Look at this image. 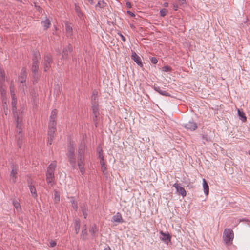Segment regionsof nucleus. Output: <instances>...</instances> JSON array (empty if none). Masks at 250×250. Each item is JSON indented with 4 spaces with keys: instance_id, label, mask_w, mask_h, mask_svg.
Segmentation results:
<instances>
[{
    "instance_id": "nucleus-39",
    "label": "nucleus",
    "mask_w": 250,
    "mask_h": 250,
    "mask_svg": "<svg viewBox=\"0 0 250 250\" xmlns=\"http://www.w3.org/2000/svg\"><path fill=\"white\" fill-rule=\"evenodd\" d=\"M150 60L151 61V63L153 64H156L158 62V60H157V58H156L155 57H151L150 58Z\"/></svg>"
},
{
    "instance_id": "nucleus-42",
    "label": "nucleus",
    "mask_w": 250,
    "mask_h": 250,
    "mask_svg": "<svg viewBox=\"0 0 250 250\" xmlns=\"http://www.w3.org/2000/svg\"><path fill=\"white\" fill-rule=\"evenodd\" d=\"M54 199H55V200L56 201V202H58L60 201V196H59V194L57 192H56L54 194Z\"/></svg>"
},
{
    "instance_id": "nucleus-3",
    "label": "nucleus",
    "mask_w": 250,
    "mask_h": 250,
    "mask_svg": "<svg viewBox=\"0 0 250 250\" xmlns=\"http://www.w3.org/2000/svg\"><path fill=\"white\" fill-rule=\"evenodd\" d=\"M66 156L68 158V162L71 166L75 168L76 164V157L75 155V146L72 144H70L68 147L67 152Z\"/></svg>"
},
{
    "instance_id": "nucleus-51",
    "label": "nucleus",
    "mask_w": 250,
    "mask_h": 250,
    "mask_svg": "<svg viewBox=\"0 0 250 250\" xmlns=\"http://www.w3.org/2000/svg\"><path fill=\"white\" fill-rule=\"evenodd\" d=\"M180 4H183L186 3V0H177Z\"/></svg>"
},
{
    "instance_id": "nucleus-52",
    "label": "nucleus",
    "mask_w": 250,
    "mask_h": 250,
    "mask_svg": "<svg viewBox=\"0 0 250 250\" xmlns=\"http://www.w3.org/2000/svg\"><path fill=\"white\" fill-rule=\"evenodd\" d=\"M100 164L101 165V168L103 169V167H104V165H105V164H104V161H102L101 160H100Z\"/></svg>"
},
{
    "instance_id": "nucleus-58",
    "label": "nucleus",
    "mask_w": 250,
    "mask_h": 250,
    "mask_svg": "<svg viewBox=\"0 0 250 250\" xmlns=\"http://www.w3.org/2000/svg\"><path fill=\"white\" fill-rule=\"evenodd\" d=\"M3 104H5V102H6V100L4 99L2 100Z\"/></svg>"
},
{
    "instance_id": "nucleus-6",
    "label": "nucleus",
    "mask_w": 250,
    "mask_h": 250,
    "mask_svg": "<svg viewBox=\"0 0 250 250\" xmlns=\"http://www.w3.org/2000/svg\"><path fill=\"white\" fill-rule=\"evenodd\" d=\"M52 63V59L51 56L50 54H47L44 58V70L45 71H48L51 67V64Z\"/></svg>"
},
{
    "instance_id": "nucleus-27",
    "label": "nucleus",
    "mask_w": 250,
    "mask_h": 250,
    "mask_svg": "<svg viewBox=\"0 0 250 250\" xmlns=\"http://www.w3.org/2000/svg\"><path fill=\"white\" fill-rule=\"evenodd\" d=\"M56 123L55 120H49L48 128L49 129H56Z\"/></svg>"
},
{
    "instance_id": "nucleus-17",
    "label": "nucleus",
    "mask_w": 250,
    "mask_h": 250,
    "mask_svg": "<svg viewBox=\"0 0 250 250\" xmlns=\"http://www.w3.org/2000/svg\"><path fill=\"white\" fill-rule=\"evenodd\" d=\"M153 88L156 91H157V92H158L159 94L163 96H165L167 97L170 96V94L169 93L167 92L166 91L163 90L159 86L154 85Z\"/></svg>"
},
{
    "instance_id": "nucleus-22",
    "label": "nucleus",
    "mask_w": 250,
    "mask_h": 250,
    "mask_svg": "<svg viewBox=\"0 0 250 250\" xmlns=\"http://www.w3.org/2000/svg\"><path fill=\"white\" fill-rule=\"evenodd\" d=\"M203 187L204 188V191L205 194L206 195H208L209 192V187L205 179H203Z\"/></svg>"
},
{
    "instance_id": "nucleus-35",
    "label": "nucleus",
    "mask_w": 250,
    "mask_h": 250,
    "mask_svg": "<svg viewBox=\"0 0 250 250\" xmlns=\"http://www.w3.org/2000/svg\"><path fill=\"white\" fill-rule=\"evenodd\" d=\"M13 205L17 210H18L19 208L21 209L20 204L18 201L13 200Z\"/></svg>"
},
{
    "instance_id": "nucleus-36",
    "label": "nucleus",
    "mask_w": 250,
    "mask_h": 250,
    "mask_svg": "<svg viewBox=\"0 0 250 250\" xmlns=\"http://www.w3.org/2000/svg\"><path fill=\"white\" fill-rule=\"evenodd\" d=\"M80 224L79 222L76 221L75 223V232L76 234H78L80 230Z\"/></svg>"
},
{
    "instance_id": "nucleus-26",
    "label": "nucleus",
    "mask_w": 250,
    "mask_h": 250,
    "mask_svg": "<svg viewBox=\"0 0 250 250\" xmlns=\"http://www.w3.org/2000/svg\"><path fill=\"white\" fill-rule=\"evenodd\" d=\"M238 114L240 119H241L243 122H245L246 121L247 118L245 116V114L243 111L238 109Z\"/></svg>"
},
{
    "instance_id": "nucleus-33",
    "label": "nucleus",
    "mask_w": 250,
    "mask_h": 250,
    "mask_svg": "<svg viewBox=\"0 0 250 250\" xmlns=\"http://www.w3.org/2000/svg\"><path fill=\"white\" fill-rule=\"evenodd\" d=\"M70 202L72 204L73 208L76 210L78 208L77 202L75 200V199L73 197H72L71 198Z\"/></svg>"
},
{
    "instance_id": "nucleus-45",
    "label": "nucleus",
    "mask_w": 250,
    "mask_h": 250,
    "mask_svg": "<svg viewBox=\"0 0 250 250\" xmlns=\"http://www.w3.org/2000/svg\"><path fill=\"white\" fill-rule=\"evenodd\" d=\"M83 215L84 216V218H86L87 217V213L86 211V209H83Z\"/></svg>"
},
{
    "instance_id": "nucleus-16",
    "label": "nucleus",
    "mask_w": 250,
    "mask_h": 250,
    "mask_svg": "<svg viewBox=\"0 0 250 250\" xmlns=\"http://www.w3.org/2000/svg\"><path fill=\"white\" fill-rule=\"evenodd\" d=\"M112 222L122 223L124 221L122 218L121 214L119 212H117L115 215L113 216L112 218Z\"/></svg>"
},
{
    "instance_id": "nucleus-5",
    "label": "nucleus",
    "mask_w": 250,
    "mask_h": 250,
    "mask_svg": "<svg viewBox=\"0 0 250 250\" xmlns=\"http://www.w3.org/2000/svg\"><path fill=\"white\" fill-rule=\"evenodd\" d=\"M234 238L233 231L229 229H225L223 236V239L226 244H230Z\"/></svg>"
},
{
    "instance_id": "nucleus-24",
    "label": "nucleus",
    "mask_w": 250,
    "mask_h": 250,
    "mask_svg": "<svg viewBox=\"0 0 250 250\" xmlns=\"http://www.w3.org/2000/svg\"><path fill=\"white\" fill-rule=\"evenodd\" d=\"M65 28L68 36H71L72 35L73 29L70 25L67 22L65 24Z\"/></svg>"
},
{
    "instance_id": "nucleus-11",
    "label": "nucleus",
    "mask_w": 250,
    "mask_h": 250,
    "mask_svg": "<svg viewBox=\"0 0 250 250\" xmlns=\"http://www.w3.org/2000/svg\"><path fill=\"white\" fill-rule=\"evenodd\" d=\"M173 187L176 188L177 192L183 197L186 196V191L185 188L181 186L180 184L175 183L173 184Z\"/></svg>"
},
{
    "instance_id": "nucleus-56",
    "label": "nucleus",
    "mask_w": 250,
    "mask_h": 250,
    "mask_svg": "<svg viewBox=\"0 0 250 250\" xmlns=\"http://www.w3.org/2000/svg\"><path fill=\"white\" fill-rule=\"evenodd\" d=\"M76 11L77 12H79V7L78 6H76Z\"/></svg>"
},
{
    "instance_id": "nucleus-50",
    "label": "nucleus",
    "mask_w": 250,
    "mask_h": 250,
    "mask_svg": "<svg viewBox=\"0 0 250 250\" xmlns=\"http://www.w3.org/2000/svg\"><path fill=\"white\" fill-rule=\"evenodd\" d=\"M127 13L130 15L131 17H135V15L134 13H133L132 12L130 11H127Z\"/></svg>"
},
{
    "instance_id": "nucleus-23",
    "label": "nucleus",
    "mask_w": 250,
    "mask_h": 250,
    "mask_svg": "<svg viewBox=\"0 0 250 250\" xmlns=\"http://www.w3.org/2000/svg\"><path fill=\"white\" fill-rule=\"evenodd\" d=\"M41 23H42V25L43 26L44 29H45V30L48 29L51 25L50 21L47 18H46L44 21H42L41 22Z\"/></svg>"
},
{
    "instance_id": "nucleus-44",
    "label": "nucleus",
    "mask_w": 250,
    "mask_h": 250,
    "mask_svg": "<svg viewBox=\"0 0 250 250\" xmlns=\"http://www.w3.org/2000/svg\"><path fill=\"white\" fill-rule=\"evenodd\" d=\"M118 34L120 36L123 42H125L126 41L125 37L121 33H118Z\"/></svg>"
},
{
    "instance_id": "nucleus-9",
    "label": "nucleus",
    "mask_w": 250,
    "mask_h": 250,
    "mask_svg": "<svg viewBox=\"0 0 250 250\" xmlns=\"http://www.w3.org/2000/svg\"><path fill=\"white\" fill-rule=\"evenodd\" d=\"M184 126L188 130L194 131L197 128V125L193 121H189L188 123L184 124Z\"/></svg>"
},
{
    "instance_id": "nucleus-29",
    "label": "nucleus",
    "mask_w": 250,
    "mask_h": 250,
    "mask_svg": "<svg viewBox=\"0 0 250 250\" xmlns=\"http://www.w3.org/2000/svg\"><path fill=\"white\" fill-rule=\"evenodd\" d=\"M56 131V129H49L48 128V135L49 137H50V138H51V139L52 138H54V133Z\"/></svg>"
},
{
    "instance_id": "nucleus-30",
    "label": "nucleus",
    "mask_w": 250,
    "mask_h": 250,
    "mask_svg": "<svg viewBox=\"0 0 250 250\" xmlns=\"http://www.w3.org/2000/svg\"><path fill=\"white\" fill-rule=\"evenodd\" d=\"M57 114V111L56 109H54L51 112L50 116V120H55L56 116Z\"/></svg>"
},
{
    "instance_id": "nucleus-53",
    "label": "nucleus",
    "mask_w": 250,
    "mask_h": 250,
    "mask_svg": "<svg viewBox=\"0 0 250 250\" xmlns=\"http://www.w3.org/2000/svg\"><path fill=\"white\" fill-rule=\"evenodd\" d=\"M178 8V5L177 4H173V9H174V10L176 11V10H177Z\"/></svg>"
},
{
    "instance_id": "nucleus-1",
    "label": "nucleus",
    "mask_w": 250,
    "mask_h": 250,
    "mask_svg": "<svg viewBox=\"0 0 250 250\" xmlns=\"http://www.w3.org/2000/svg\"><path fill=\"white\" fill-rule=\"evenodd\" d=\"M86 146L84 144H81L78 150L77 163L79 168L82 174L85 173V168L84 167L85 163V151Z\"/></svg>"
},
{
    "instance_id": "nucleus-55",
    "label": "nucleus",
    "mask_w": 250,
    "mask_h": 250,
    "mask_svg": "<svg viewBox=\"0 0 250 250\" xmlns=\"http://www.w3.org/2000/svg\"><path fill=\"white\" fill-rule=\"evenodd\" d=\"M90 4H93V0H87Z\"/></svg>"
},
{
    "instance_id": "nucleus-2",
    "label": "nucleus",
    "mask_w": 250,
    "mask_h": 250,
    "mask_svg": "<svg viewBox=\"0 0 250 250\" xmlns=\"http://www.w3.org/2000/svg\"><path fill=\"white\" fill-rule=\"evenodd\" d=\"M57 166V162L54 161L51 163L47 168L46 172V182L49 187H52L54 184V171Z\"/></svg>"
},
{
    "instance_id": "nucleus-43",
    "label": "nucleus",
    "mask_w": 250,
    "mask_h": 250,
    "mask_svg": "<svg viewBox=\"0 0 250 250\" xmlns=\"http://www.w3.org/2000/svg\"><path fill=\"white\" fill-rule=\"evenodd\" d=\"M10 94L11 95V99L13 98V97H16L15 96L14 90L13 88H12L11 87H10Z\"/></svg>"
},
{
    "instance_id": "nucleus-41",
    "label": "nucleus",
    "mask_w": 250,
    "mask_h": 250,
    "mask_svg": "<svg viewBox=\"0 0 250 250\" xmlns=\"http://www.w3.org/2000/svg\"><path fill=\"white\" fill-rule=\"evenodd\" d=\"M3 107L4 109V111L5 115H7L8 113V107L6 102H5V104H3Z\"/></svg>"
},
{
    "instance_id": "nucleus-32",
    "label": "nucleus",
    "mask_w": 250,
    "mask_h": 250,
    "mask_svg": "<svg viewBox=\"0 0 250 250\" xmlns=\"http://www.w3.org/2000/svg\"><path fill=\"white\" fill-rule=\"evenodd\" d=\"M106 4V3L104 1H99L96 4V8L99 7L100 9L103 8L105 6Z\"/></svg>"
},
{
    "instance_id": "nucleus-12",
    "label": "nucleus",
    "mask_w": 250,
    "mask_h": 250,
    "mask_svg": "<svg viewBox=\"0 0 250 250\" xmlns=\"http://www.w3.org/2000/svg\"><path fill=\"white\" fill-rule=\"evenodd\" d=\"M131 59L140 67H143V64L141 58L135 52H132L131 54Z\"/></svg>"
},
{
    "instance_id": "nucleus-37",
    "label": "nucleus",
    "mask_w": 250,
    "mask_h": 250,
    "mask_svg": "<svg viewBox=\"0 0 250 250\" xmlns=\"http://www.w3.org/2000/svg\"><path fill=\"white\" fill-rule=\"evenodd\" d=\"M98 154H99V158L102 161H104V157L103 155H102V149L101 148H99L98 150Z\"/></svg>"
},
{
    "instance_id": "nucleus-34",
    "label": "nucleus",
    "mask_w": 250,
    "mask_h": 250,
    "mask_svg": "<svg viewBox=\"0 0 250 250\" xmlns=\"http://www.w3.org/2000/svg\"><path fill=\"white\" fill-rule=\"evenodd\" d=\"M22 143V135H20L19 136L18 139L17 140V144H18V146L20 148H21V147Z\"/></svg>"
},
{
    "instance_id": "nucleus-8",
    "label": "nucleus",
    "mask_w": 250,
    "mask_h": 250,
    "mask_svg": "<svg viewBox=\"0 0 250 250\" xmlns=\"http://www.w3.org/2000/svg\"><path fill=\"white\" fill-rule=\"evenodd\" d=\"M160 239L165 243L168 244L171 241V236L168 232L165 233L163 231L160 232Z\"/></svg>"
},
{
    "instance_id": "nucleus-40",
    "label": "nucleus",
    "mask_w": 250,
    "mask_h": 250,
    "mask_svg": "<svg viewBox=\"0 0 250 250\" xmlns=\"http://www.w3.org/2000/svg\"><path fill=\"white\" fill-rule=\"evenodd\" d=\"M163 70L164 72H168L172 70V68L168 66H165L163 67Z\"/></svg>"
},
{
    "instance_id": "nucleus-57",
    "label": "nucleus",
    "mask_w": 250,
    "mask_h": 250,
    "mask_svg": "<svg viewBox=\"0 0 250 250\" xmlns=\"http://www.w3.org/2000/svg\"><path fill=\"white\" fill-rule=\"evenodd\" d=\"M104 171L106 169V167L105 165H104V167H103V168L102 169Z\"/></svg>"
},
{
    "instance_id": "nucleus-28",
    "label": "nucleus",
    "mask_w": 250,
    "mask_h": 250,
    "mask_svg": "<svg viewBox=\"0 0 250 250\" xmlns=\"http://www.w3.org/2000/svg\"><path fill=\"white\" fill-rule=\"evenodd\" d=\"M87 235V228L86 225H84L83 229L82 231V237L83 240L86 239V236Z\"/></svg>"
},
{
    "instance_id": "nucleus-21",
    "label": "nucleus",
    "mask_w": 250,
    "mask_h": 250,
    "mask_svg": "<svg viewBox=\"0 0 250 250\" xmlns=\"http://www.w3.org/2000/svg\"><path fill=\"white\" fill-rule=\"evenodd\" d=\"M91 104H98L97 92L95 90L93 92L91 96Z\"/></svg>"
},
{
    "instance_id": "nucleus-18",
    "label": "nucleus",
    "mask_w": 250,
    "mask_h": 250,
    "mask_svg": "<svg viewBox=\"0 0 250 250\" xmlns=\"http://www.w3.org/2000/svg\"><path fill=\"white\" fill-rule=\"evenodd\" d=\"M0 88L2 90L3 84L5 82V73L1 66L0 65Z\"/></svg>"
},
{
    "instance_id": "nucleus-20",
    "label": "nucleus",
    "mask_w": 250,
    "mask_h": 250,
    "mask_svg": "<svg viewBox=\"0 0 250 250\" xmlns=\"http://www.w3.org/2000/svg\"><path fill=\"white\" fill-rule=\"evenodd\" d=\"M98 231V229L97 227V225L95 224H93L89 229L90 233L92 235V236L95 237Z\"/></svg>"
},
{
    "instance_id": "nucleus-48",
    "label": "nucleus",
    "mask_w": 250,
    "mask_h": 250,
    "mask_svg": "<svg viewBox=\"0 0 250 250\" xmlns=\"http://www.w3.org/2000/svg\"><path fill=\"white\" fill-rule=\"evenodd\" d=\"M53 139H54V138H52L51 139V138H50V137L48 136L47 144H49V145H51L52 143V142L53 141Z\"/></svg>"
},
{
    "instance_id": "nucleus-54",
    "label": "nucleus",
    "mask_w": 250,
    "mask_h": 250,
    "mask_svg": "<svg viewBox=\"0 0 250 250\" xmlns=\"http://www.w3.org/2000/svg\"><path fill=\"white\" fill-rule=\"evenodd\" d=\"M164 7H168V3L167 2H165V3H164Z\"/></svg>"
},
{
    "instance_id": "nucleus-25",
    "label": "nucleus",
    "mask_w": 250,
    "mask_h": 250,
    "mask_svg": "<svg viewBox=\"0 0 250 250\" xmlns=\"http://www.w3.org/2000/svg\"><path fill=\"white\" fill-rule=\"evenodd\" d=\"M29 189L33 198H36L37 197L36 189L34 186L29 185Z\"/></svg>"
},
{
    "instance_id": "nucleus-49",
    "label": "nucleus",
    "mask_w": 250,
    "mask_h": 250,
    "mask_svg": "<svg viewBox=\"0 0 250 250\" xmlns=\"http://www.w3.org/2000/svg\"><path fill=\"white\" fill-rule=\"evenodd\" d=\"M126 6L128 8H131V7H132V5H131V3L129 2L128 1H127L126 2Z\"/></svg>"
},
{
    "instance_id": "nucleus-13",
    "label": "nucleus",
    "mask_w": 250,
    "mask_h": 250,
    "mask_svg": "<svg viewBox=\"0 0 250 250\" xmlns=\"http://www.w3.org/2000/svg\"><path fill=\"white\" fill-rule=\"evenodd\" d=\"M15 121L16 122V131L17 133H19V135H20V134L22 131V124L20 120V117L19 116H16V117H14Z\"/></svg>"
},
{
    "instance_id": "nucleus-46",
    "label": "nucleus",
    "mask_w": 250,
    "mask_h": 250,
    "mask_svg": "<svg viewBox=\"0 0 250 250\" xmlns=\"http://www.w3.org/2000/svg\"><path fill=\"white\" fill-rule=\"evenodd\" d=\"M56 245V243L54 241H51L50 242V246L51 247H54Z\"/></svg>"
},
{
    "instance_id": "nucleus-47",
    "label": "nucleus",
    "mask_w": 250,
    "mask_h": 250,
    "mask_svg": "<svg viewBox=\"0 0 250 250\" xmlns=\"http://www.w3.org/2000/svg\"><path fill=\"white\" fill-rule=\"evenodd\" d=\"M202 138L204 140L206 141H209V138L208 137V135H203L202 136Z\"/></svg>"
},
{
    "instance_id": "nucleus-31",
    "label": "nucleus",
    "mask_w": 250,
    "mask_h": 250,
    "mask_svg": "<svg viewBox=\"0 0 250 250\" xmlns=\"http://www.w3.org/2000/svg\"><path fill=\"white\" fill-rule=\"evenodd\" d=\"M40 54L39 52H35L34 53L33 57L32 58L33 62H38V60L40 58Z\"/></svg>"
},
{
    "instance_id": "nucleus-14",
    "label": "nucleus",
    "mask_w": 250,
    "mask_h": 250,
    "mask_svg": "<svg viewBox=\"0 0 250 250\" xmlns=\"http://www.w3.org/2000/svg\"><path fill=\"white\" fill-rule=\"evenodd\" d=\"M92 112H93V114L94 115L93 121L95 123L97 120V117L99 115V106H98V104H92Z\"/></svg>"
},
{
    "instance_id": "nucleus-7",
    "label": "nucleus",
    "mask_w": 250,
    "mask_h": 250,
    "mask_svg": "<svg viewBox=\"0 0 250 250\" xmlns=\"http://www.w3.org/2000/svg\"><path fill=\"white\" fill-rule=\"evenodd\" d=\"M73 50L72 46L69 44L67 46L63 48L62 56V58L64 60H67L68 59V53H70Z\"/></svg>"
},
{
    "instance_id": "nucleus-38",
    "label": "nucleus",
    "mask_w": 250,
    "mask_h": 250,
    "mask_svg": "<svg viewBox=\"0 0 250 250\" xmlns=\"http://www.w3.org/2000/svg\"><path fill=\"white\" fill-rule=\"evenodd\" d=\"M167 10L165 9V8H163L161 10H160V15L162 16V17H164L167 13Z\"/></svg>"
},
{
    "instance_id": "nucleus-19",
    "label": "nucleus",
    "mask_w": 250,
    "mask_h": 250,
    "mask_svg": "<svg viewBox=\"0 0 250 250\" xmlns=\"http://www.w3.org/2000/svg\"><path fill=\"white\" fill-rule=\"evenodd\" d=\"M17 169L14 166H13L10 173V177L13 183H15L16 182V180L17 178Z\"/></svg>"
},
{
    "instance_id": "nucleus-15",
    "label": "nucleus",
    "mask_w": 250,
    "mask_h": 250,
    "mask_svg": "<svg viewBox=\"0 0 250 250\" xmlns=\"http://www.w3.org/2000/svg\"><path fill=\"white\" fill-rule=\"evenodd\" d=\"M39 69V62H33L31 71L34 73L33 77L35 78H38V71Z\"/></svg>"
},
{
    "instance_id": "nucleus-10",
    "label": "nucleus",
    "mask_w": 250,
    "mask_h": 250,
    "mask_svg": "<svg viewBox=\"0 0 250 250\" xmlns=\"http://www.w3.org/2000/svg\"><path fill=\"white\" fill-rule=\"evenodd\" d=\"M17 100L16 97H13V98L11 99V106H12V113L13 114V116L14 117H16V116H19V115L18 113L17 112Z\"/></svg>"
},
{
    "instance_id": "nucleus-4",
    "label": "nucleus",
    "mask_w": 250,
    "mask_h": 250,
    "mask_svg": "<svg viewBox=\"0 0 250 250\" xmlns=\"http://www.w3.org/2000/svg\"><path fill=\"white\" fill-rule=\"evenodd\" d=\"M27 75V74L26 71V69L25 68H22L21 71L20 75L18 78V80L20 83L19 86L21 90H22V92H23L24 94H26L25 87L26 86V81Z\"/></svg>"
}]
</instances>
